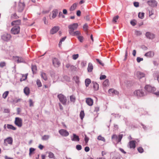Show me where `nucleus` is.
<instances>
[{
    "mask_svg": "<svg viewBox=\"0 0 159 159\" xmlns=\"http://www.w3.org/2000/svg\"><path fill=\"white\" fill-rule=\"evenodd\" d=\"M145 88L147 92L150 93L153 92L156 95H159V92L158 91L154 92V91L156 90V88L155 87H152L150 85H148L145 86Z\"/></svg>",
    "mask_w": 159,
    "mask_h": 159,
    "instance_id": "1",
    "label": "nucleus"
},
{
    "mask_svg": "<svg viewBox=\"0 0 159 159\" xmlns=\"http://www.w3.org/2000/svg\"><path fill=\"white\" fill-rule=\"evenodd\" d=\"M79 25L77 23H74L68 26L69 32V34H72L74 30L78 28Z\"/></svg>",
    "mask_w": 159,
    "mask_h": 159,
    "instance_id": "2",
    "label": "nucleus"
},
{
    "mask_svg": "<svg viewBox=\"0 0 159 159\" xmlns=\"http://www.w3.org/2000/svg\"><path fill=\"white\" fill-rule=\"evenodd\" d=\"M57 97L59 99L60 101L64 105L66 104V98L62 94H60L58 95Z\"/></svg>",
    "mask_w": 159,
    "mask_h": 159,
    "instance_id": "3",
    "label": "nucleus"
},
{
    "mask_svg": "<svg viewBox=\"0 0 159 159\" xmlns=\"http://www.w3.org/2000/svg\"><path fill=\"white\" fill-rule=\"evenodd\" d=\"M20 26H14L11 30V33L14 34H18L20 32Z\"/></svg>",
    "mask_w": 159,
    "mask_h": 159,
    "instance_id": "4",
    "label": "nucleus"
},
{
    "mask_svg": "<svg viewBox=\"0 0 159 159\" xmlns=\"http://www.w3.org/2000/svg\"><path fill=\"white\" fill-rule=\"evenodd\" d=\"M15 124L18 127H20L22 125V121L21 118L19 117H16L15 118Z\"/></svg>",
    "mask_w": 159,
    "mask_h": 159,
    "instance_id": "5",
    "label": "nucleus"
},
{
    "mask_svg": "<svg viewBox=\"0 0 159 159\" xmlns=\"http://www.w3.org/2000/svg\"><path fill=\"white\" fill-rule=\"evenodd\" d=\"M13 142V139L11 137H9L5 139L4 141V145L5 146L8 144L11 145Z\"/></svg>",
    "mask_w": 159,
    "mask_h": 159,
    "instance_id": "6",
    "label": "nucleus"
},
{
    "mask_svg": "<svg viewBox=\"0 0 159 159\" xmlns=\"http://www.w3.org/2000/svg\"><path fill=\"white\" fill-rule=\"evenodd\" d=\"M52 64L54 66L58 67L60 65V62L58 59L56 58H54L52 59Z\"/></svg>",
    "mask_w": 159,
    "mask_h": 159,
    "instance_id": "7",
    "label": "nucleus"
},
{
    "mask_svg": "<svg viewBox=\"0 0 159 159\" xmlns=\"http://www.w3.org/2000/svg\"><path fill=\"white\" fill-rule=\"evenodd\" d=\"M2 39L5 41H8L11 38V35L10 34L5 33L2 36Z\"/></svg>",
    "mask_w": 159,
    "mask_h": 159,
    "instance_id": "8",
    "label": "nucleus"
},
{
    "mask_svg": "<svg viewBox=\"0 0 159 159\" xmlns=\"http://www.w3.org/2000/svg\"><path fill=\"white\" fill-rule=\"evenodd\" d=\"M136 141L135 140H131L129 142L128 144V146L130 149H134L136 147Z\"/></svg>",
    "mask_w": 159,
    "mask_h": 159,
    "instance_id": "9",
    "label": "nucleus"
},
{
    "mask_svg": "<svg viewBox=\"0 0 159 159\" xmlns=\"http://www.w3.org/2000/svg\"><path fill=\"white\" fill-rule=\"evenodd\" d=\"M59 133L62 136L66 137L69 135V132L66 130L61 129L59 131Z\"/></svg>",
    "mask_w": 159,
    "mask_h": 159,
    "instance_id": "10",
    "label": "nucleus"
},
{
    "mask_svg": "<svg viewBox=\"0 0 159 159\" xmlns=\"http://www.w3.org/2000/svg\"><path fill=\"white\" fill-rule=\"evenodd\" d=\"M25 5L24 3L19 2L17 7L18 11L19 12H22L24 10Z\"/></svg>",
    "mask_w": 159,
    "mask_h": 159,
    "instance_id": "11",
    "label": "nucleus"
},
{
    "mask_svg": "<svg viewBox=\"0 0 159 159\" xmlns=\"http://www.w3.org/2000/svg\"><path fill=\"white\" fill-rule=\"evenodd\" d=\"M134 94L139 97H142L144 96V93L142 90H138L134 92Z\"/></svg>",
    "mask_w": 159,
    "mask_h": 159,
    "instance_id": "12",
    "label": "nucleus"
},
{
    "mask_svg": "<svg viewBox=\"0 0 159 159\" xmlns=\"http://www.w3.org/2000/svg\"><path fill=\"white\" fill-rule=\"evenodd\" d=\"M148 5L152 7H155L157 5V2L155 0H151L147 2Z\"/></svg>",
    "mask_w": 159,
    "mask_h": 159,
    "instance_id": "13",
    "label": "nucleus"
},
{
    "mask_svg": "<svg viewBox=\"0 0 159 159\" xmlns=\"http://www.w3.org/2000/svg\"><path fill=\"white\" fill-rule=\"evenodd\" d=\"M21 22V20H18L13 21L11 23V25L12 26H20L19 25H20Z\"/></svg>",
    "mask_w": 159,
    "mask_h": 159,
    "instance_id": "14",
    "label": "nucleus"
},
{
    "mask_svg": "<svg viewBox=\"0 0 159 159\" xmlns=\"http://www.w3.org/2000/svg\"><path fill=\"white\" fill-rule=\"evenodd\" d=\"M145 35L147 38L150 39H152L155 37V35L150 32H147Z\"/></svg>",
    "mask_w": 159,
    "mask_h": 159,
    "instance_id": "15",
    "label": "nucleus"
},
{
    "mask_svg": "<svg viewBox=\"0 0 159 159\" xmlns=\"http://www.w3.org/2000/svg\"><path fill=\"white\" fill-rule=\"evenodd\" d=\"M59 28L58 26H54L50 30V33L53 34L56 33L59 30Z\"/></svg>",
    "mask_w": 159,
    "mask_h": 159,
    "instance_id": "16",
    "label": "nucleus"
},
{
    "mask_svg": "<svg viewBox=\"0 0 159 159\" xmlns=\"http://www.w3.org/2000/svg\"><path fill=\"white\" fill-rule=\"evenodd\" d=\"M86 102L88 105L91 106L93 105V101L91 98H86Z\"/></svg>",
    "mask_w": 159,
    "mask_h": 159,
    "instance_id": "17",
    "label": "nucleus"
},
{
    "mask_svg": "<svg viewBox=\"0 0 159 159\" xmlns=\"http://www.w3.org/2000/svg\"><path fill=\"white\" fill-rule=\"evenodd\" d=\"M136 75L139 79H141L145 76V74L143 73L138 71L136 73Z\"/></svg>",
    "mask_w": 159,
    "mask_h": 159,
    "instance_id": "18",
    "label": "nucleus"
},
{
    "mask_svg": "<svg viewBox=\"0 0 159 159\" xmlns=\"http://www.w3.org/2000/svg\"><path fill=\"white\" fill-rule=\"evenodd\" d=\"M14 59L16 60L17 63L23 62L24 61V59L21 57H19L17 56H15Z\"/></svg>",
    "mask_w": 159,
    "mask_h": 159,
    "instance_id": "19",
    "label": "nucleus"
},
{
    "mask_svg": "<svg viewBox=\"0 0 159 159\" xmlns=\"http://www.w3.org/2000/svg\"><path fill=\"white\" fill-rule=\"evenodd\" d=\"M58 13V11L57 10L55 9L54 10H53L52 11V18H50V19H53L54 18H55Z\"/></svg>",
    "mask_w": 159,
    "mask_h": 159,
    "instance_id": "20",
    "label": "nucleus"
},
{
    "mask_svg": "<svg viewBox=\"0 0 159 159\" xmlns=\"http://www.w3.org/2000/svg\"><path fill=\"white\" fill-rule=\"evenodd\" d=\"M93 69V66L92 64L91 63H89L88 64V67L87 68L88 71L89 72H91Z\"/></svg>",
    "mask_w": 159,
    "mask_h": 159,
    "instance_id": "21",
    "label": "nucleus"
},
{
    "mask_svg": "<svg viewBox=\"0 0 159 159\" xmlns=\"http://www.w3.org/2000/svg\"><path fill=\"white\" fill-rule=\"evenodd\" d=\"M73 138L71 139L72 141H79L80 140V138L79 137L76 135L75 134H73Z\"/></svg>",
    "mask_w": 159,
    "mask_h": 159,
    "instance_id": "22",
    "label": "nucleus"
},
{
    "mask_svg": "<svg viewBox=\"0 0 159 159\" xmlns=\"http://www.w3.org/2000/svg\"><path fill=\"white\" fill-rule=\"evenodd\" d=\"M88 25L87 24H85L83 26V29L84 30L85 32L86 33V34H88Z\"/></svg>",
    "mask_w": 159,
    "mask_h": 159,
    "instance_id": "23",
    "label": "nucleus"
},
{
    "mask_svg": "<svg viewBox=\"0 0 159 159\" xmlns=\"http://www.w3.org/2000/svg\"><path fill=\"white\" fill-rule=\"evenodd\" d=\"M154 52L152 51L147 52L145 54V56L148 57H151L153 56Z\"/></svg>",
    "mask_w": 159,
    "mask_h": 159,
    "instance_id": "24",
    "label": "nucleus"
},
{
    "mask_svg": "<svg viewBox=\"0 0 159 159\" xmlns=\"http://www.w3.org/2000/svg\"><path fill=\"white\" fill-rule=\"evenodd\" d=\"M24 92L25 94L28 95L30 93L29 88L28 87H25L24 89Z\"/></svg>",
    "mask_w": 159,
    "mask_h": 159,
    "instance_id": "25",
    "label": "nucleus"
},
{
    "mask_svg": "<svg viewBox=\"0 0 159 159\" xmlns=\"http://www.w3.org/2000/svg\"><path fill=\"white\" fill-rule=\"evenodd\" d=\"M31 69L33 74L36 73L37 71V67L35 65H32Z\"/></svg>",
    "mask_w": 159,
    "mask_h": 159,
    "instance_id": "26",
    "label": "nucleus"
},
{
    "mask_svg": "<svg viewBox=\"0 0 159 159\" xmlns=\"http://www.w3.org/2000/svg\"><path fill=\"white\" fill-rule=\"evenodd\" d=\"M28 74H26L25 75H22V77L20 79V82H22L23 81H25V80L27 78V76Z\"/></svg>",
    "mask_w": 159,
    "mask_h": 159,
    "instance_id": "27",
    "label": "nucleus"
},
{
    "mask_svg": "<svg viewBox=\"0 0 159 159\" xmlns=\"http://www.w3.org/2000/svg\"><path fill=\"white\" fill-rule=\"evenodd\" d=\"M73 36H78L81 33L80 31H76L75 32H73L72 34H70Z\"/></svg>",
    "mask_w": 159,
    "mask_h": 159,
    "instance_id": "28",
    "label": "nucleus"
},
{
    "mask_svg": "<svg viewBox=\"0 0 159 159\" xmlns=\"http://www.w3.org/2000/svg\"><path fill=\"white\" fill-rule=\"evenodd\" d=\"M77 3H75L73 4L72 6H71V7L70 8V11H72L74 10H75L77 7Z\"/></svg>",
    "mask_w": 159,
    "mask_h": 159,
    "instance_id": "29",
    "label": "nucleus"
},
{
    "mask_svg": "<svg viewBox=\"0 0 159 159\" xmlns=\"http://www.w3.org/2000/svg\"><path fill=\"white\" fill-rule=\"evenodd\" d=\"M7 127L8 129H12V130H15L16 128L12 125L7 124Z\"/></svg>",
    "mask_w": 159,
    "mask_h": 159,
    "instance_id": "30",
    "label": "nucleus"
},
{
    "mask_svg": "<svg viewBox=\"0 0 159 159\" xmlns=\"http://www.w3.org/2000/svg\"><path fill=\"white\" fill-rule=\"evenodd\" d=\"M91 81L90 79H86L85 80V83L86 87H87L91 83Z\"/></svg>",
    "mask_w": 159,
    "mask_h": 159,
    "instance_id": "31",
    "label": "nucleus"
},
{
    "mask_svg": "<svg viewBox=\"0 0 159 159\" xmlns=\"http://www.w3.org/2000/svg\"><path fill=\"white\" fill-rule=\"evenodd\" d=\"M93 88L95 90H97L99 89V85L96 83H93Z\"/></svg>",
    "mask_w": 159,
    "mask_h": 159,
    "instance_id": "32",
    "label": "nucleus"
},
{
    "mask_svg": "<svg viewBox=\"0 0 159 159\" xmlns=\"http://www.w3.org/2000/svg\"><path fill=\"white\" fill-rule=\"evenodd\" d=\"M109 82L108 79H106L103 82V85L104 86H107L109 85Z\"/></svg>",
    "mask_w": 159,
    "mask_h": 159,
    "instance_id": "33",
    "label": "nucleus"
},
{
    "mask_svg": "<svg viewBox=\"0 0 159 159\" xmlns=\"http://www.w3.org/2000/svg\"><path fill=\"white\" fill-rule=\"evenodd\" d=\"M41 75L42 78L45 80H47V77L45 73L43 72L42 73Z\"/></svg>",
    "mask_w": 159,
    "mask_h": 159,
    "instance_id": "34",
    "label": "nucleus"
},
{
    "mask_svg": "<svg viewBox=\"0 0 159 159\" xmlns=\"http://www.w3.org/2000/svg\"><path fill=\"white\" fill-rule=\"evenodd\" d=\"M97 139L99 140L102 141L104 142H105L106 141L105 138L101 135H99L98 136Z\"/></svg>",
    "mask_w": 159,
    "mask_h": 159,
    "instance_id": "35",
    "label": "nucleus"
},
{
    "mask_svg": "<svg viewBox=\"0 0 159 159\" xmlns=\"http://www.w3.org/2000/svg\"><path fill=\"white\" fill-rule=\"evenodd\" d=\"M80 117L81 119L82 120L84 117V111H81L80 112Z\"/></svg>",
    "mask_w": 159,
    "mask_h": 159,
    "instance_id": "36",
    "label": "nucleus"
},
{
    "mask_svg": "<svg viewBox=\"0 0 159 159\" xmlns=\"http://www.w3.org/2000/svg\"><path fill=\"white\" fill-rule=\"evenodd\" d=\"M9 94V92L8 91H5L2 94V97L4 99L6 98Z\"/></svg>",
    "mask_w": 159,
    "mask_h": 159,
    "instance_id": "37",
    "label": "nucleus"
},
{
    "mask_svg": "<svg viewBox=\"0 0 159 159\" xmlns=\"http://www.w3.org/2000/svg\"><path fill=\"white\" fill-rule=\"evenodd\" d=\"M144 13L142 12H139L138 15V17L140 19H143L144 18Z\"/></svg>",
    "mask_w": 159,
    "mask_h": 159,
    "instance_id": "38",
    "label": "nucleus"
},
{
    "mask_svg": "<svg viewBox=\"0 0 159 159\" xmlns=\"http://www.w3.org/2000/svg\"><path fill=\"white\" fill-rule=\"evenodd\" d=\"M11 17L12 19H17L19 18V17L17 15L16 13H14L12 14Z\"/></svg>",
    "mask_w": 159,
    "mask_h": 159,
    "instance_id": "39",
    "label": "nucleus"
},
{
    "mask_svg": "<svg viewBox=\"0 0 159 159\" xmlns=\"http://www.w3.org/2000/svg\"><path fill=\"white\" fill-rule=\"evenodd\" d=\"M119 16H116L114 17L112 20V22L114 23H116L119 18Z\"/></svg>",
    "mask_w": 159,
    "mask_h": 159,
    "instance_id": "40",
    "label": "nucleus"
},
{
    "mask_svg": "<svg viewBox=\"0 0 159 159\" xmlns=\"http://www.w3.org/2000/svg\"><path fill=\"white\" fill-rule=\"evenodd\" d=\"M138 151L140 153H143L144 151L143 148L141 147H139L137 148Z\"/></svg>",
    "mask_w": 159,
    "mask_h": 159,
    "instance_id": "41",
    "label": "nucleus"
},
{
    "mask_svg": "<svg viewBox=\"0 0 159 159\" xmlns=\"http://www.w3.org/2000/svg\"><path fill=\"white\" fill-rule=\"evenodd\" d=\"M36 84L39 87L42 86L41 83L39 80H37L36 81Z\"/></svg>",
    "mask_w": 159,
    "mask_h": 159,
    "instance_id": "42",
    "label": "nucleus"
},
{
    "mask_svg": "<svg viewBox=\"0 0 159 159\" xmlns=\"http://www.w3.org/2000/svg\"><path fill=\"white\" fill-rule=\"evenodd\" d=\"M48 157L49 158H54V154L51 152H48Z\"/></svg>",
    "mask_w": 159,
    "mask_h": 159,
    "instance_id": "43",
    "label": "nucleus"
},
{
    "mask_svg": "<svg viewBox=\"0 0 159 159\" xmlns=\"http://www.w3.org/2000/svg\"><path fill=\"white\" fill-rule=\"evenodd\" d=\"M70 100L71 102H74L75 100V97L74 95H71L70 97Z\"/></svg>",
    "mask_w": 159,
    "mask_h": 159,
    "instance_id": "44",
    "label": "nucleus"
},
{
    "mask_svg": "<svg viewBox=\"0 0 159 159\" xmlns=\"http://www.w3.org/2000/svg\"><path fill=\"white\" fill-rule=\"evenodd\" d=\"M153 13L152 11H149V16L152 19L155 18V16H154L153 17L152 16L153 15Z\"/></svg>",
    "mask_w": 159,
    "mask_h": 159,
    "instance_id": "45",
    "label": "nucleus"
},
{
    "mask_svg": "<svg viewBox=\"0 0 159 159\" xmlns=\"http://www.w3.org/2000/svg\"><path fill=\"white\" fill-rule=\"evenodd\" d=\"M122 137H123V134H120L119 135L118 138H117L118 143L120 142Z\"/></svg>",
    "mask_w": 159,
    "mask_h": 159,
    "instance_id": "46",
    "label": "nucleus"
},
{
    "mask_svg": "<svg viewBox=\"0 0 159 159\" xmlns=\"http://www.w3.org/2000/svg\"><path fill=\"white\" fill-rule=\"evenodd\" d=\"M135 34L137 36H140L142 34V33L140 31L136 30L135 32Z\"/></svg>",
    "mask_w": 159,
    "mask_h": 159,
    "instance_id": "47",
    "label": "nucleus"
},
{
    "mask_svg": "<svg viewBox=\"0 0 159 159\" xmlns=\"http://www.w3.org/2000/svg\"><path fill=\"white\" fill-rule=\"evenodd\" d=\"M35 150V149L34 148H30V152L29 153V155L31 156L32 152H34Z\"/></svg>",
    "mask_w": 159,
    "mask_h": 159,
    "instance_id": "48",
    "label": "nucleus"
},
{
    "mask_svg": "<svg viewBox=\"0 0 159 159\" xmlns=\"http://www.w3.org/2000/svg\"><path fill=\"white\" fill-rule=\"evenodd\" d=\"M66 37H64L62 38L60 40V41L59 42V45L60 46H61L62 43V42L63 41H64L66 39Z\"/></svg>",
    "mask_w": 159,
    "mask_h": 159,
    "instance_id": "49",
    "label": "nucleus"
},
{
    "mask_svg": "<svg viewBox=\"0 0 159 159\" xmlns=\"http://www.w3.org/2000/svg\"><path fill=\"white\" fill-rule=\"evenodd\" d=\"M76 69V68L75 66L71 65L70 70L71 71H75Z\"/></svg>",
    "mask_w": 159,
    "mask_h": 159,
    "instance_id": "50",
    "label": "nucleus"
},
{
    "mask_svg": "<svg viewBox=\"0 0 159 159\" xmlns=\"http://www.w3.org/2000/svg\"><path fill=\"white\" fill-rule=\"evenodd\" d=\"M29 103L30 107H33L34 106V102L31 99H29Z\"/></svg>",
    "mask_w": 159,
    "mask_h": 159,
    "instance_id": "51",
    "label": "nucleus"
},
{
    "mask_svg": "<svg viewBox=\"0 0 159 159\" xmlns=\"http://www.w3.org/2000/svg\"><path fill=\"white\" fill-rule=\"evenodd\" d=\"M6 63L4 62H0V67H3L5 66Z\"/></svg>",
    "mask_w": 159,
    "mask_h": 159,
    "instance_id": "52",
    "label": "nucleus"
},
{
    "mask_svg": "<svg viewBox=\"0 0 159 159\" xmlns=\"http://www.w3.org/2000/svg\"><path fill=\"white\" fill-rule=\"evenodd\" d=\"M96 60L97 61L98 63L100 65H101L102 66H104L103 63L101 60H99L98 59H96Z\"/></svg>",
    "mask_w": 159,
    "mask_h": 159,
    "instance_id": "53",
    "label": "nucleus"
},
{
    "mask_svg": "<svg viewBox=\"0 0 159 159\" xmlns=\"http://www.w3.org/2000/svg\"><path fill=\"white\" fill-rule=\"evenodd\" d=\"M79 57V55L78 54L73 55L72 56L73 59L74 60L76 59Z\"/></svg>",
    "mask_w": 159,
    "mask_h": 159,
    "instance_id": "54",
    "label": "nucleus"
},
{
    "mask_svg": "<svg viewBox=\"0 0 159 159\" xmlns=\"http://www.w3.org/2000/svg\"><path fill=\"white\" fill-rule=\"evenodd\" d=\"M76 148L78 150H81L82 149L81 146L79 144L77 145L76 146Z\"/></svg>",
    "mask_w": 159,
    "mask_h": 159,
    "instance_id": "55",
    "label": "nucleus"
},
{
    "mask_svg": "<svg viewBox=\"0 0 159 159\" xmlns=\"http://www.w3.org/2000/svg\"><path fill=\"white\" fill-rule=\"evenodd\" d=\"M78 38L79 40L81 42H82L83 41V37L82 36H78Z\"/></svg>",
    "mask_w": 159,
    "mask_h": 159,
    "instance_id": "56",
    "label": "nucleus"
},
{
    "mask_svg": "<svg viewBox=\"0 0 159 159\" xmlns=\"http://www.w3.org/2000/svg\"><path fill=\"white\" fill-rule=\"evenodd\" d=\"M58 16L59 17H61L62 18H64L65 17V16L63 15L61 12L60 11L59 12Z\"/></svg>",
    "mask_w": 159,
    "mask_h": 159,
    "instance_id": "57",
    "label": "nucleus"
},
{
    "mask_svg": "<svg viewBox=\"0 0 159 159\" xmlns=\"http://www.w3.org/2000/svg\"><path fill=\"white\" fill-rule=\"evenodd\" d=\"M49 136L48 135H44L42 138L43 140H46L48 139Z\"/></svg>",
    "mask_w": 159,
    "mask_h": 159,
    "instance_id": "58",
    "label": "nucleus"
},
{
    "mask_svg": "<svg viewBox=\"0 0 159 159\" xmlns=\"http://www.w3.org/2000/svg\"><path fill=\"white\" fill-rule=\"evenodd\" d=\"M143 60V59L142 58H140L139 57H138L137 58V61L138 62H140L141 61H142Z\"/></svg>",
    "mask_w": 159,
    "mask_h": 159,
    "instance_id": "59",
    "label": "nucleus"
},
{
    "mask_svg": "<svg viewBox=\"0 0 159 159\" xmlns=\"http://www.w3.org/2000/svg\"><path fill=\"white\" fill-rule=\"evenodd\" d=\"M106 76L105 75H103L100 76V79L101 80H104L106 78Z\"/></svg>",
    "mask_w": 159,
    "mask_h": 159,
    "instance_id": "60",
    "label": "nucleus"
},
{
    "mask_svg": "<svg viewBox=\"0 0 159 159\" xmlns=\"http://www.w3.org/2000/svg\"><path fill=\"white\" fill-rule=\"evenodd\" d=\"M115 90L113 89H110L109 90L108 92L110 93H112L113 94Z\"/></svg>",
    "mask_w": 159,
    "mask_h": 159,
    "instance_id": "61",
    "label": "nucleus"
},
{
    "mask_svg": "<svg viewBox=\"0 0 159 159\" xmlns=\"http://www.w3.org/2000/svg\"><path fill=\"white\" fill-rule=\"evenodd\" d=\"M134 6L136 7H138L139 6V3L138 2H135L134 3Z\"/></svg>",
    "mask_w": 159,
    "mask_h": 159,
    "instance_id": "62",
    "label": "nucleus"
},
{
    "mask_svg": "<svg viewBox=\"0 0 159 159\" xmlns=\"http://www.w3.org/2000/svg\"><path fill=\"white\" fill-rule=\"evenodd\" d=\"M90 148L89 147H86L85 148L84 150L86 152H88L89 151Z\"/></svg>",
    "mask_w": 159,
    "mask_h": 159,
    "instance_id": "63",
    "label": "nucleus"
},
{
    "mask_svg": "<svg viewBox=\"0 0 159 159\" xmlns=\"http://www.w3.org/2000/svg\"><path fill=\"white\" fill-rule=\"evenodd\" d=\"M4 111L5 113H8L10 112V110L8 109H5L4 110Z\"/></svg>",
    "mask_w": 159,
    "mask_h": 159,
    "instance_id": "64",
    "label": "nucleus"
}]
</instances>
